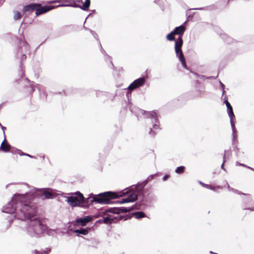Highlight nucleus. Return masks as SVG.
<instances>
[{"label":"nucleus","instance_id":"obj_32","mask_svg":"<svg viewBox=\"0 0 254 254\" xmlns=\"http://www.w3.org/2000/svg\"><path fill=\"white\" fill-rule=\"evenodd\" d=\"M230 0H228V1H229Z\"/></svg>","mask_w":254,"mask_h":254},{"label":"nucleus","instance_id":"obj_9","mask_svg":"<svg viewBox=\"0 0 254 254\" xmlns=\"http://www.w3.org/2000/svg\"><path fill=\"white\" fill-rule=\"evenodd\" d=\"M41 6V4L36 3H32L29 4L25 5L23 8V12L24 13L30 12L32 13L34 11H36V8Z\"/></svg>","mask_w":254,"mask_h":254},{"label":"nucleus","instance_id":"obj_25","mask_svg":"<svg viewBox=\"0 0 254 254\" xmlns=\"http://www.w3.org/2000/svg\"><path fill=\"white\" fill-rule=\"evenodd\" d=\"M34 253L35 254H46V252L45 251H38L37 250H35L34 251Z\"/></svg>","mask_w":254,"mask_h":254},{"label":"nucleus","instance_id":"obj_31","mask_svg":"<svg viewBox=\"0 0 254 254\" xmlns=\"http://www.w3.org/2000/svg\"><path fill=\"white\" fill-rule=\"evenodd\" d=\"M27 156H29V157H31V156L30 155H27Z\"/></svg>","mask_w":254,"mask_h":254},{"label":"nucleus","instance_id":"obj_14","mask_svg":"<svg viewBox=\"0 0 254 254\" xmlns=\"http://www.w3.org/2000/svg\"><path fill=\"white\" fill-rule=\"evenodd\" d=\"M91 217L90 216H86L83 218H80L76 221L77 224H80L82 226H84L87 223L91 220Z\"/></svg>","mask_w":254,"mask_h":254},{"label":"nucleus","instance_id":"obj_11","mask_svg":"<svg viewBox=\"0 0 254 254\" xmlns=\"http://www.w3.org/2000/svg\"><path fill=\"white\" fill-rule=\"evenodd\" d=\"M74 1L78 3V6L84 10H88L90 5V0H85L84 3L82 2V0H74Z\"/></svg>","mask_w":254,"mask_h":254},{"label":"nucleus","instance_id":"obj_26","mask_svg":"<svg viewBox=\"0 0 254 254\" xmlns=\"http://www.w3.org/2000/svg\"><path fill=\"white\" fill-rule=\"evenodd\" d=\"M170 177V176L169 175H165L164 178H163V180L164 181H166Z\"/></svg>","mask_w":254,"mask_h":254},{"label":"nucleus","instance_id":"obj_19","mask_svg":"<svg viewBox=\"0 0 254 254\" xmlns=\"http://www.w3.org/2000/svg\"><path fill=\"white\" fill-rule=\"evenodd\" d=\"M14 16L13 18L14 20H17L18 19H20L21 17V15L20 13L18 11H14Z\"/></svg>","mask_w":254,"mask_h":254},{"label":"nucleus","instance_id":"obj_17","mask_svg":"<svg viewBox=\"0 0 254 254\" xmlns=\"http://www.w3.org/2000/svg\"><path fill=\"white\" fill-rule=\"evenodd\" d=\"M175 36L174 32L172 31L166 36V39L170 41H174L175 39Z\"/></svg>","mask_w":254,"mask_h":254},{"label":"nucleus","instance_id":"obj_18","mask_svg":"<svg viewBox=\"0 0 254 254\" xmlns=\"http://www.w3.org/2000/svg\"><path fill=\"white\" fill-rule=\"evenodd\" d=\"M185 167L184 166H181L176 168L175 172L178 174H182L185 172Z\"/></svg>","mask_w":254,"mask_h":254},{"label":"nucleus","instance_id":"obj_16","mask_svg":"<svg viewBox=\"0 0 254 254\" xmlns=\"http://www.w3.org/2000/svg\"><path fill=\"white\" fill-rule=\"evenodd\" d=\"M133 215L135 216V218L137 219L143 218L145 216V214L141 211L136 212L133 213Z\"/></svg>","mask_w":254,"mask_h":254},{"label":"nucleus","instance_id":"obj_13","mask_svg":"<svg viewBox=\"0 0 254 254\" xmlns=\"http://www.w3.org/2000/svg\"><path fill=\"white\" fill-rule=\"evenodd\" d=\"M10 149H11V146L7 142L6 139L5 138L1 144V145L0 147V150H1L4 152H7L10 151Z\"/></svg>","mask_w":254,"mask_h":254},{"label":"nucleus","instance_id":"obj_15","mask_svg":"<svg viewBox=\"0 0 254 254\" xmlns=\"http://www.w3.org/2000/svg\"><path fill=\"white\" fill-rule=\"evenodd\" d=\"M74 233L76 234H82L84 235H86L88 233V230L87 229H76L74 231Z\"/></svg>","mask_w":254,"mask_h":254},{"label":"nucleus","instance_id":"obj_2","mask_svg":"<svg viewBox=\"0 0 254 254\" xmlns=\"http://www.w3.org/2000/svg\"><path fill=\"white\" fill-rule=\"evenodd\" d=\"M126 193L127 192L124 193L120 192V194L112 191L101 193L97 196H90L86 199L84 198V201L82 203V207H87L89 205L92 204L93 202L100 204H110L111 202V199L122 196ZM91 195L93 196V194H91Z\"/></svg>","mask_w":254,"mask_h":254},{"label":"nucleus","instance_id":"obj_24","mask_svg":"<svg viewBox=\"0 0 254 254\" xmlns=\"http://www.w3.org/2000/svg\"><path fill=\"white\" fill-rule=\"evenodd\" d=\"M236 165H237V166H243V167H245L248 168H249V169H251V167H249V166H247L246 165H245V164H242V163H239V162H237L236 163Z\"/></svg>","mask_w":254,"mask_h":254},{"label":"nucleus","instance_id":"obj_27","mask_svg":"<svg viewBox=\"0 0 254 254\" xmlns=\"http://www.w3.org/2000/svg\"><path fill=\"white\" fill-rule=\"evenodd\" d=\"M0 125L1 126V128H2V129L3 130L4 135H5L4 130L6 129V127H4L2 126H1V125L0 124Z\"/></svg>","mask_w":254,"mask_h":254},{"label":"nucleus","instance_id":"obj_6","mask_svg":"<svg viewBox=\"0 0 254 254\" xmlns=\"http://www.w3.org/2000/svg\"><path fill=\"white\" fill-rule=\"evenodd\" d=\"M146 79L145 77H140L134 80L128 87L127 89L132 91L137 88L142 86L145 83Z\"/></svg>","mask_w":254,"mask_h":254},{"label":"nucleus","instance_id":"obj_4","mask_svg":"<svg viewBox=\"0 0 254 254\" xmlns=\"http://www.w3.org/2000/svg\"><path fill=\"white\" fill-rule=\"evenodd\" d=\"M134 207L133 206L130 207H113L109 209H106L104 212L105 214L108 215V217L104 218L103 222L105 224H111L113 223H116L118 221V217H112L111 215L108 214L110 212L112 213L119 214L121 213H127L133 210Z\"/></svg>","mask_w":254,"mask_h":254},{"label":"nucleus","instance_id":"obj_7","mask_svg":"<svg viewBox=\"0 0 254 254\" xmlns=\"http://www.w3.org/2000/svg\"><path fill=\"white\" fill-rule=\"evenodd\" d=\"M56 6L52 5H45L42 6L41 4V6L39 7H37L36 8L35 14L36 16H38L44 14L50 10L54 9Z\"/></svg>","mask_w":254,"mask_h":254},{"label":"nucleus","instance_id":"obj_1","mask_svg":"<svg viewBox=\"0 0 254 254\" xmlns=\"http://www.w3.org/2000/svg\"><path fill=\"white\" fill-rule=\"evenodd\" d=\"M11 206V209L7 211V213H15V217L19 220L31 221L30 225L32 227L34 232L36 234L41 233L44 229V225L41 221L35 217L37 213V207L32 202L31 196L28 195L18 194L14 195L10 203L8 204L6 208Z\"/></svg>","mask_w":254,"mask_h":254},{"label":"nucleus","instance_id":"obj_23","mask_svg":"<svg viewBox=\"0 0 254 254\" xmlns=\"http://www.w3.org/2000/svg\"><path fill=\"white\" fill-rule=\"evenodd\" d=\"M35 91V89L32 86H30L27 89V92L30 94H32Z\"/></svg>","mask_w":254,"mask_h":254},{"label":"nucleus","instance_id":"obj_20","mask_svg":"<svg viewBox=\"0 0 254 254\" xmlns=\"http://www.w3.org/2000/svg\"><path fill=\"white\" fill-rule=\"evenodd\" d=\"M159 128V127L158 125H154L153 129H151V130L149 132V134L152 136H154L156 132L153 130V129L156 130Z\"/></svg>","mask_w":254,"mask_h":254},{"label":"nucleus","instance_id":"obj_3","mask_svg":"<svg viewBox=\"0 0 254 254\" xmlns=\"http://www.w3.org/2000/svg\"><path fill=\"white\" fill-rule=\"evenodd\" d=\"M186 30V26L183 24L179 27H176L173 31L175 35H179V37L176 40L175 45L176 54L180 61L181 62L183 67L185 68H187L186 60L182 50V47L183 44V35H184Z\"/></svg>","mask_w":254,"mask_h":254},{"label":"nucleus","instance_id":"obj_10","mask_svg":"<svg viewBox=\"0 0 254 254\" xmlns=\"http://www.w3.org/2000/svg\"><path fill=\"white\" fill-rule=\"evenodd\" d=\"M37 195L44 196V198L49 199L52 197L53 193L46 189H42L37 191Z\"/></svg>","mask_w":254,"mask_h":254},{"label":"nucleus","instance_id":"obj_30","mask_svg":"<svg viewBox=\"0 0 254 254\" xmlns=\"http://www.w3.org/2000/svg\"><path fill=\"white\" fill-rule=\"evenodd\" d=\"M216 188H218V189H220V188L219 187H217Z\"/></svg>","mask_w":254,"mask_h":254},{"label":"nucleus","instance_id":"obj_29","mask_svg":"<svg viewBox=\"0 0 254 254\" xmlns=\"http://www.w3.org/2000/svg\"><path fill=\"white\" fill-rule=\"evenodd\" d=\"M223 164H224V163H223V164L222 165L221 167H223Z\"/></svg>","mask_w":254,"mask_h":254},{"label":"nucleus","instance_id":"obj_28","mask_svg":"<svg viewBox=\"0 0 254 254\" xmlns=\"http://www.w3.org/2000/svg\"><path fill=\"white\" fill-rule=\"evenodd\" d=\"M56 2V1H53L50 2L49 3H53V2Z\"/></svg>","mask_w":254,"mask_h":254},{"label":"nucleus","instance_id":"obj_5","mask_svg":"<svg viewBox=\"0 0 254 254\" xmlns=\"http://www.w3.org/2000/svg\"><path fill=\"white\" fill-rule=\"evenodd\" d=\"M76 196H71L68 197L67 202L72 207L81 206L82 203L84 201L83 195L79 191L75 193Z\"/></svg>","mask_w":254,"mask_h":254},{"label":"nucleus","instance_id":"obj_8","mask_svg":"<svg viewBox=\"0 0 254 254\" xmlns=\"http://www.w3.org/2000/svg\"><path fill=\"white\" fill-rule=\"evenodd\" d=\"M225 103L226 104L227 108L228 113L230 118L231 125L233 127L235 125L234 120L235 119V117L233 113L232 107L227 100H225Z\"/></svg>","mask_w":254,"mask_h":254},{"label":"nucleus","instance_id":"obj_22","mask_svg":"<svg viewBox=\"0 0 254 254\" xmlns=\"http://www.w3.org/2000/svg\"><path fill=\"white\" fill-rule=\"evenodd\" d=\"M236 154H237V155L239 157H243V156L241 154H244V152H242L241 151L240 148H238V147H236Z\"/></svg>","mask_w":254,"mask_h":254},{"label":"nucleus","instance_id":"obj_12","mask_svg":"<svg viewBox=\"0 0 254 254\" xmlns=\"http://www.w3.org/2000/svg\"><path fill=\"white\" fill-rule=\"evenodd\" d=\"M137 198V194L133 192L129 194L127 198H123L122 200L120 202V203H127L129 202H133L135 201Z\"/></svg>","mask_w":254,"mask_h":254},{"label":"nucleus","instance_id":"obj_21","mask_svg":"<svg viewBox=\"0 0 254 254\" xmlns=\"http://www.w3.org/2000/svg\"><path fill=\"white\" fill-rule=\"evenodd\" d=\"M201 184L202 186H203V187H205L207 189L212 190H215V187L213 186L205 184L202 183H201Z\"/></svg>","mask_w":254,"mask_h":254}]
</instances>
